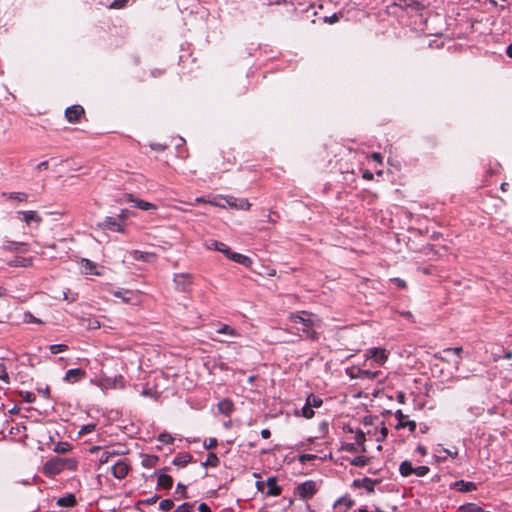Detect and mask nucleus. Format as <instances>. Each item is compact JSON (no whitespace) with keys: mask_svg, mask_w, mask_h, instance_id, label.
Instances as JSON below:
<instances>
[{"mask_svg":"<svg viewBox=\"0 0 512 512\" xmlns=\"http://www.w3.org/2000/svg\"><path fill=\"white\" fill-rule=\"evenodd\" d=\"M289 320L293 323H301L303 327L299 330L305 333L309 339H318V333L312 330V327L318 326L320 320L315 318L313 314L306 311L291 313L289 315Z\"/></svg>","mask_w":512,"mask_h":512,"instance_id":"1","label":"nucleus"},{"mask_svg":"<svg viewBox=\"0 0 512 512\" xmlns=\"http://www.w3.org/2000/svg\"><path fill=\"white\" fill-rule=\"evenodd\" d=\"M68 463L69 461L66 459L54 457L45 463L44 473L48 476L57 475L66 468Z\"/></svg>","mask_w":512,"mask_h":512,"instance_id":"2","label":"nucleus"},{"mask_svg":"<svg viewBox=\"0 0 512 512\" xmlns=\"http://www.w3.org/2000/svg\"><path fill=\"white\" fill-rule=\"evenodd\" d=\"M174 284L177 290L187 292L190 290L193 283L191 274L178 273L174 275Z\"/></svg>","mask_w":512,"mask_h":512,"instance_id":"3","label":"nucleus"},{"mask_svg":"<svg viewBox=\"0 0 512 512\" xmlns=\"http://www.w3.org/2000/svg\"><path fill=\"white\" fill-rule=\"evenodd\" d=\"M364 356L366 359H373L374 362L379 365H383L388 359V354L383 348H369L366 350Z\"/></svg>","mask_w":512,"mask_h":512,"instance_id":"4","label":"nucleus"},{"mask_svg":"<svg viewBox=\"0 0 512 512\" xmlns=\"http://www.w3.org/2000/svg\"><path fill=\"white\" fill-rule=\"evenodd\" d=\"M221 200L225 201L226 205L233 209L249 210L251 207L249 201L244 198L223 197Z\"/></svg>","mask_w":512,"mask_h":512,"instance_id":"5","label":"nucleus"},{"mask_svg":"<svg viewBox=\"0 0 512 512\" xmlns=\"http://www.w3.org/2000/svg\"><path fill=\"white\" fill-rule=\"evenodd\" d=\"M130 471V465L125 460H119L112 468V475L117 479H124Z\"/></svg>","mask_w":512,"mask_h":512,"instance_id":"6","label":"nucleus"},{"mask_svg":"<svg viewBox=\"0 0 512 512\" xmlns=\"http://www.w3.org/2000/svg\"><path fill=\"white\" fill-rule=\"evenodd\" d=\"M99 227L103 230H111L114 232L124 231L122 222L113 217H106L101 223H99Z\"/></svg>","mask_w":512,"mask_h":512,"instance_id":"7","label":"nucleus"},{"mask_svg":"<svg viewBox=\"0 0 512 512\" xmlns=\"http://www.w3.org/2000/svg\"><path fill=\"white\" fill-rule=\"evenodd\" d=\"M316 492L315 482L306 481L297 486V493L302 499L311 498Z\"/></svg>","mask_w":512,"mask_h":512,"instance_id":"8","label":"nucleus"},{"mask_svg":"<svg viewBox=\"0 0 512 512\" xmlns=\"http://www.w3.org/2000/svg\"><path fill=\"white\" fill-rule=\"evenodd\" d=\"M378 480H373L371 478L365 477L362 479H356L353 481V486L356 488H364L368 493L374 492V487L378 484Z\"/></svg>","mask_w":512,"mask_h":512,"instance_id":"9","label":"nucleus"},{"mask_svg":"<svg viewBox=\"0 0 512 512\" xmlns=\"http://www.w3.org/2000/svg\"><path fill=\"white\" fill-rule=\"evenodd\" d=\"M82 114H84V109L80 105L68 107L65 111V116L69 122L78 121Z\"/></svg>","mask_w":512,"mask_h":512,"instance_id":"10","label":"nucleus"},{"mask_svg":"<svg viewBox=\"0 0 512 512\" xmlns=\"http://www.w3.org/2000/svg\"><path fill=\"white\" fill-rule=\"evenodd\" d=\"M395 417L398 420V424L396 425L397 429L408 427L410 431H414L416 429L415 421H406V416L403 414L401 410H397L395 412Z\"/></svg>","mask_w":512,"mask_h":512,"instance_id":"11","label":"nucleus"},{"mask_svg":"<svg viewBox=\"0 0 512 512\" xmlns=\"http://www.w3.org/2000/svg\"><path fill=\"white\" fill-rule=\"evenodd\" d=\"M206 247L208 249L217 250V251L223 253L227 258L231 252V249L226 244L216 241V240H210V241L206 242Z\"/></svg>","mask_w":512,"mask_h":512,"instance_id":"12","label":"nucleus"},{"mask_svg":"<svg viewBox=\"0 0 512 512\" xmlns=\"http://www.w3.org/2000/svg\"><path fill=\"white\" fill-rule=\"evenodd\" d=\"M134 260H141L144 262H153L156 259V254L153 252H143L139 250H133L130 252Z\"/></svg>","mask_w":512,"mask_h":512,"instance_id":"13","label":"nucleus"},{"mask_svg":"<svg viewBox=\"0 0 512 512\" xmlns=\"http://www.w3.org/2000/svg\"><path fill=\"white\" fill-rule=\"evenodd\" d=\"M85 371L82 369H69L64 377V380L67 382H77L85 377Z\"/></svg>","mask_w":512,"mask_h":512,"instance_id":"14","label":"nucleus"},{"mask_svg":"<svg viewBox=\"0 0 512 512\" xmlns=\"http://www.w3.org/2000/svg\"><path fill=\"white\" fill-rule=\"evenodd\" d=\"M228 259H230L238 264H241L245 267H250L252 265L251 258L246 255L240 254V253L231 251L230 254L228 255Z\"/></svg>","mask_w":512,"mask_h":512,"instance_id":"15","label":"nucleus"},{"mask_svg":"<svg viewBox=\"0 0 512 512\" xmlns=\"http://www.w3.org/2000/svg\"><path fill=\"white\" fill-rule=\"evenodd\" d=\"M127 200L133 202L135 206L141 210H155L157 208L156 205L153 203L140 199H135L132 194L127 195Z\"/></svg>","mask_w":512,"mask_h":512,"instance_id":"16","label":"nucleus"},{"mask_svg":"<svg viewBox=\"0 0 512 512\" xmlns=\"http://www.w3.org/2000/svg\"><path fill=\"white\" fill-rule=\"evenodd\" d=\"M126 453V451L124 449H111V450H105L100 459H99V463L100 464H105L109 461V459L111 457H114V456H119V455H124Z\"/></svg>","mask_w":512,"mask_h":512,"instance_id":"17","label":"nucleus"},{"mask_svg":"<svg viewBox=\"0 0 512 512\" xmlns=\"http://www.w3.org/2000/svg\"><path fill=\"white\" fill-rule=\"evenodd\" d=\"M268 486L267 495L270 496H278L281 494V487L277 485V481L275 477H269L266 482Z\"/></svg>","mask_w":512,"mask_h":512,"instance_id":"18","label":"nucleus"},{"mask_svg":"<svg viewBox=\"0 0 512 512\" xmlns=\"http://www.w3.org/2000/svg\"><path fill=\"white\" fill-rule=\"evenodd\" d=\"M454 486L461 492H472L477 488L475 483L466 482L464 480L456 481Z\"/></svg>","mask_w":512,"mask_h":512,"instance_id":"19","label":"nucleus"},{"mask_svg":"<svg viewBox=\"0 0 512 512\" xmlns=\"http://www.w3.org/2000/svg\"><path fill=\"white\" fill-rule=\"evenodd\" d=\"M11 267H30L32 266L31 258L16 257L15 259L8 262Z\"/></svg>","mask_w":512,"mask_h":512,"instance_id":"20","label":"nucleus"},{"mask_svg":"<svg viewBox=\"0 0 512 512\" xmlns=\"http://www.w3.org/2000/svg\"><path fill=\"white\" fill-rule=\"evenodd\" d=\"M233 409L234 405L229 399H223L218 403V410L224 415H229Z\"/></svg>","mask_w":512,"mask_h":512,"instance_id":"21","label":"nucleus"},{"mask_svg":"<svg viewBox=\"0 0 512 512\" xmlns=\"http://www.w3.org/2000/svg\"><path fill=\"white\" fill-rule=\"evenodd\" d=\"M57 504L62 507H73L76 504V498L73 494H68L58 498Z\"/></svg>","mask_w":512,"mask_h":512,"instance_id":"22","label":"nucleus"},{"mask_svg":"<svg viewBox=\"0 0 512 512\" xmlns=\"http://www.w3.org/2000/svg\"><path fill=\"white\" fill-rule=\"evenodd\" d=\"M114 296L121 298L123 302L130 303L135 297V293L129 290H118L114 292Z\"/></svg>","mask_w":512,"mask_h":512,"instance_id":"23","label":"nucleus"},{"mask_svg":"<svg viewBox=\"0 0 512 512\" xmlns=\"http://www.w3.org/2000/svg\"><path fill=\"white\" fill-rule=\"evenodd\" d=\"M157 484L164 489H170L173 485V479L167 474H160L157 479Z\"/></svg>","mask_w":512,"mask_h":512,"instance_id":"24","label":"nucleus"},{"mask_svg":"<svg viewBox=\"0 0 512 512\" xmlns=\"http://www.w3.org/2000/svg\"><path fill=\"white\" fill-rule=\"evenodd\" d=\"M81 326L85 327L88 330H95L100 328V322L94 318H82Z\"/></svg>","mask_w":512,"mask_h":512,"instance_id":"25","label":"nucleus"},{"mask_svg":"<svg viewBox=\"0 0 512 512\" xmlns=\"http://www.w3.org/2000/svg\"><path fill=\"white\" fill-rule=\"evenodd\" d=\"M23 215V220L28 224L31 221L40 223L42 221L41 217L37 214L36 211H23L21 212Z\"/></svg>","mask_w":512,"mask_h":512,"instance_id":"26","label":"nucleus"},{"mask_svg":"<svg viewBox=\"0 0 512 512\" xmlns=\"http://www.w3.org/2000/svg\"><path fill=\"white\" fill-rule=\"evenodd\" d=\"M400 474L404 477H408L413 474L414 468L409 461H403L399 467Z\"/></svg>","mask_w":512,"mask_h":512,"instance_id":"27","label":"nucleus"},{"mask_svg":"<svg viewBox=\"0 0 512 512\" xmlns=\"http://www.w3.org/2000/svg\"><path fill=\"white\" fill-rule=\"evenodd\" d=\"M159 458L155 455H144L142 465L146 468H153L157 465Z\"/></svg>","mask_w":512,"mask_h":512,"instance_id":"28","label":"nucleus"},{"mask_svg":"<svg viewBox=\"0 0 512 512\" xmlns=\"http://www.w3.org/2000/svg\"><path fill=\"white\" fill-rule=\"evenodd\" d=\"M191 460H192V456L190 454H183V455L176 456L173 459V464L176 466L184 467L189 462H191Z\"/></svg>","mask_w":512,"mask_h":512,"instance_id":"29","label":"nucleus"},{"mask_svg":"<svg viewBox=\"0 0 512 512\" xmlns=\"http://www.w3.org/2000/svg\"><path fill=\"white\" fill-rule=\"evenodd\" d=\"M220 461L218 456L215 453H209L207 455L206 461L203 463V466L205 467H217L219 465Z\"/></svg>","mask_w":512,"mask_h":512,"instance_id":"30","label":"nucleus"},{"mask_svg":"<svg viewBox=\"0 0 512 512\" xmlns=\"http://www.w3.org/2000/svg\"><path fill=\"white\" fill-rule=\"evenodd\" d=\"M405 8H411L412 10L419 11L424 8V5L417 0H403Z\"/></svg>","mask_w":512,"mask_h":512,"instance_id":"31","label":"nucleus"},{"mask_svg":"<svg viewBox=\"0 0 512 512\" xmlns=\"http://www.w3.org/2000/svg\"><path fill=\"white\" fill-rule=\"evenodd\" d=\"M365 434L361 430H357L355 433V443L359 446H361V452H366V448L364 446L365 442Z\"/></svg>","mask_w":512,"mask_h":512,"instance_id":"32","label":"nucleus"},{"mask_svg":"<svg viewBox=\"0 0 512 512\" xmlns=\"http://www.w3.org/2000/svg\"><path fill=\"white\" fill-rule=\"evenodd\" d=\"M306 403L312 408H318L322 405L323 401L321 398L311 394L307 397Z\"/></svg>","mask_w":512,"mask_h":512,"instance_id":"33","label":"nucleus"},{"mask_svg":"<svg viewBox=\"0 0 512 512\" xmlns=\"http://www.w3.org/2000/svg\"><path fill=\"white\" fill-rule=\"evenodd\" d=\"M368 461V458L364 456H356L350 460V464L356 467H363L367 465Z\"/></svg>","mask_w":512,"mask_h":512,"instance_id":"34","label":"nucleus"},{"mask_svg":"<svg viewBox=\"0 0 512 512\" xmlns=\"http://www.w3.org/2000/svg\"><path fill=\"white\" fill-rule=\"evenodd\" d=\"M380 371L360 370L359 376L366 379H375L380 375Z\"/></svg>","mask_w":512,"mask_h":512,"instance_id":"35","label":"nucleus"},{"mask_svg":"<svg viewBox=\"0 0 512 512\" xmlns=\"http://www.w3.org/2000/svg\"><path fill=\"white\" fill-rule=\"evenodd\" d=\"M217 332L220 333V334H227L229 336H237L238 335L237 331L234 328H232V327H230L229 325H226V324L222 325L217 330Z\"/></svg>","mask_w":512,"mask_h":512,"instance_id":"36","label":"nucleus"},{"mask_svg":"<svg viewBox=\"0 0 512 512\" xmlns=\"http://www.w3.org/2000/svg\"><path fill=\"white\" fill-rule=\"evenodd\" d=\"M23 321L24 323H35V324H41V319L35 317L31 312H25L23 315Z\"/></svg>","mask_w":512,"mask_h":512,"instance_id":"37","label":"nucleus"},{"mask_svg":"<svg viewBox=\"0 0 512 512\" xmlns=\"http://www.w3.org/2000/svg\"><path fill=\"white\" fill-rule=\"evenodd\" d=\"M68 349V346L65 344H53L49 346V350L52 354H58L64 352Z\"/></svg>","mask_w":512,"mask_h":512,"instance_id":"38","label":"nucleus"},{"mask_svg":"<svg viewBox=\"0 0 512 512\" xmlns=\"http://www.w3.org/2000/svg\"><path fill=\"white\" fill-rule=\"evenodd\" d=\"M174 502L171 499H164L160 502L159 508L162 511H169L173 508Z\"/></svg>","mask_w":512,"mask_h":512,"instance_id":"39","label":"nucleus"},{"mask_svg":"<svg viewBox=\"0 0 512 512\" xmlns=\"http://www.w3.org/2000/svg\"><path fill=\"white\" fill-rule=\"evenodd\" d=\"M9 198L24 202L27 201L28 195L24 192H12L9 194Z\"/></svg>","mask_w":512,"mask_h":512,"instance_id":"40","label":"nucleus"},{"mask_svg":"<svg viewBox=\"0 0 512 512\" xmlns=\"http://www.w3.org/2000/svg\"><path fill=\"white\" fill-rule=\"evenodd\" d=\"M83 267L85 269V272L87 274H98L97 272H94V269H95V264L92 263L91 261L87 260V259H84L83 260Z\"/></svg>","mask_w":512,"mask_h":512,"instance_id":"41","label":"nucleus"},{"mask_svg":"<svg viewBox=\"0 0 512 512\" xmlns=\"http://www.w3.org/2000/svg\"><path fill=\"white\" fill-rule=\"evenodd\" d=\"M193 508V503H183L179 505L173 512H191Z\"/></svg>","mask_w":512,"mask_h":512,"instance_id":"42","label":"nucleus"},{"mask_svg":"<svg viewBox=\"0 0 512 512\" xmlns=\"http://www.w3.org/2000/svg\"><path fill=\"white\" fill-rule=\"evenodd\" d=\"M128 0H114L110 5V9H122L126 6Z\"/></svg>","mask_w":512,"mask_h":512,"instance_id":"43","label":"nucleus"},{"mask_svg":"<svg viewBox=\"0 0 512 512\" xmlns=\"http://www.w3.org/2000/svg\"><path fill=\"white\" fill-rule=\"evenodd\" d=\"M429 472V467L427 466H419L414 468L413 474H416L418 477H423Z\"/></svg>","mask_w":512,"mask_h":512,"instance_id":"44","label":"nucleus"},{"mask_svg":"<svg viewBox=\"0 0 512 512\" xmlns=\"http://www.w3.org/2000/svg\"><path fill=\"white\" fill-rule=\"evenodd\" d=\"M0 379L9 383V374L6 366L3 363H0Z\"/></svg>","mask_w":512,"mask_h":512,"instance_id":"45","label":"nucleus"},{"mask_svg":"<svg viewBox=\"0 0 512 512\" xmlns=\"http://www.w3.org/2000/svg\"><path fill=\"white\" fill-rule=\"evenodd\" d=\"M302 415L307 419L312 418L314 416L313 408L306 403L305 406L302 408Z\"/></svg>","mask_w":512,"mask_h":512,"instance_id":"46","label":"nucleus"},{"mask_svg":"<svg viewBox=\"0 0 512 512\" xmlns=\"http://www.w3.org/2000/svg\"><path fill=\"white\" fill-rule=\"evenodd\" d=\"M158 440L164 444H170L173 442L174 438L168 433H161L158 436Z\"/></svg>","mask_w":512,"mask_h":512,"instance_id":"47","label":"nucleus"},{"mask_svg":"<svg viewBox=\"0 0 512 512\" xmlns=\"http://www.w3.org/2000/svg\"><path fill=\"white\" fill-rule=\"evenodd\" d=\"M21 396H22L23 400L27 403H33L36 399L34 393L29 392V391L21 392Z\"/></svg>","mask_w":512,"mask_h":512,"instance_id":"48","label":"nucleus"},{"mask_svg":"<svg viewBox=\"0 0 512 512\" xmlns=\"http://www.w3.org/2000/svg\"><path fill=\"white\" fill-rule=\"evenodd\" d=\"M176 492L180 493L182 498H184V499L188 498L186 486L183 485L182 483H178Z\"/></svg>","mask_w":512,"mask_h":512,"instance_id":"49","label":"nucleus"},{"mask_svg":"<svg viewBox=\"0 0 512 512\" xmlns=\"http://www.w3.org/2000/svg\"><path fill=\"white\" fill-rule=\"evenodd\" d=\"M95 425L94 424H87V425H84L81 427L80 431H79V434H88L92 431L95 430Z\"/></svg>","mask_w":512,"mask_h":512,"instance_id":"50","label":"nucleus"},{"mask_svg":"<svg viewBox=\"0 0 512 512\" xmlns=\"http://www.w3.org/2000/svg\"><path fill=\"white\" fill-rule=\"evenodd\" d=\"M204 446L206 449H213L217 446V439L216 438H210L208 442L204 443Z\"/></svg>","mask_w":512,"mask_h":512,"instance_id":"51","label":"nucleus"},{"mask_svg":"<svg viewBox=\"0 0 512 512\" xmlns=\"http://www.w3.org/2000/svg\"><path fill=\"white\" fill-rule=\"evenodd\" d=\"M316 456L315 455H312V454H303L299 457V461L301 463H306L307 461H310V460H313L315 459Z\"/></svg>","mask_w":512,"mask_h":512,"instance_id":"52","label":"nucleus"},{"mask_svg":"<svg viewBox=\"0 0 512 512\" xmlns=\"http://www.w3.org/2000/svg\"><path fill=\"white\" fill-rule=\"evenodd\" d=\"M56 451L57 452H62V453H66L69 451V444L65 443V444H58L57 447H56Z\"/></svg>","mask_w":512,"mask_h":512,"instance_id":"53","label":"nucleus"},{"mask_svg":"<svg viewBox=\"0 0 512 512\" xmlns=\"http://www.w3.org/2000/svg\"><path fill=\"white\" fill-rule=\"evenodd\" d=\"M356 443H348L345 445L344 449L349 451V452H357L358 449L356 447Z\"/></svg>","mask_w":512,"mask_h":512,"instance_id":"54","label":"nucleus"},{"mask_svg":"<svg viewBox=\"0 0 512 512\" xmlns=\"http://www.w3.org/2000/svg\"><path fill=\"white\" fill-rule=\"evenodd\" d=\"M392 281L395 282V284L399 287V288H406V282L403 280V279H400V278H394L392 279Z\"/></svg>","mask_w":512,"mask_h":512,"instance_id":"55","label":"nucleus"},{"mask_svg":"<svg viewBox=\"0 0 512 512\" xmlns=\"http://www.w3.org/2000/svg\"><path fill=\"white\" fill-rule=\"evenodd\" d=\"M158 499H159V496L158 495H154L151 498H148V499L144 500L143 503L146 504V505H151V504L156 503V501Z\"/></svg>","mask_w":512,"mask_h":512,"instance_id":"56","label":"nucleus"},{"mask_svg":"<svg viewBox=\"0 0 512 512\" xmlns=\"http://www.w3.org/2000/svg\"><path fill=\"white\" fill-rule=\"evenodd\" d=\"M48 165H49L48 161H42V162H40V163L36 166V169H37L38 171L46 170V169L48 168Z\"/></svg>","mask_w":512,"mask_h":512,"instance_id":"57","label":"nucleus"},{"mask_svg":"<svg viewBox=\"0 0 512 512\" xmlns=\"http://www.w3.org/2000/svg\"><path fill=\"white\" fill-rule=\"evenodd\" d=\"M199 512H212L206 503H201L198 507Z\"/></svg>","mask_w":512,"mask_h":512,"instance_id":"58","label":"nucleus"},{"mask_svg":"<svg viewBox=\"0 0 512 512\" xmlns=\"http://www.w3.org/2000/svg\"><path fill=\"white\" fill-rule=\"evenodd\" d=\"M371 158H372L373 160H375V161L379 162V163H382V159H383V157H382V155H381L380 153H378V152H374V153H372V154H371Z\"/></svg>","mask_w":512,"mask_h":512,"instance_id":"59","label":"nucleus"},{"mask_svg":"<svg viewBox=\"0 0 512 512\" xmlns=\"http://www.w3.org/2000/svg\"><path fill=\"white\" fill-rule=\"evenodd\" d=\"M443 451H444L448 456H450V457H452V458H456V457H457V455H458V452H457V450H456V449H454V450L443 449Z\"/></svg>","mask_w":512,"mask_h":512,"instance_id":"60","label":"nucleus"},{"mask_svg":"<svg viewBox=\"0 0 512 512\" xmlns=\"http://www.w3.org/2000/svg\"><path fill=\"white\" fill-rule=\"evenodd\" d=\"M445 352H453L457 355H460V353L462 352V347L448 348L445 350Z\"/></svg>","mask_w":512,"mask_h":512,"instance_id":"61","label":"nucleus"},{"mask_svg":"<svg viewBox=\"0 0 512 512\" xmlns=\"http://www.w3.org/2000/svg\"><path fill=\"white\" fill-rule=\"evenodd\" d=\"M128 213L129 211L128 210H122L121 213L119 214L118 216V220L121 222V221H124L127 217H128Z\"/></svg>","mask_w":512,"mask_h":512,"instance_id":"62","label":"nucleus"},{"mask_svg":"<svg viewBox=\"0 0 512 512\" xmlns=\"http://www.w3.org/2000/svg\"><path fill=\"white\" fill-rule=\"evenodd\" d=\"M266 485L267 484L265 482H263V481H257L256 482V487L261 492H264V488H265Z\"/></svg>","mask_w":512,"mask_h":512,"instance_id":"63","label":"nucleus"},{"mask_svg":"<svg viewBox=\"0 0 512 512\" xmlns=\"http://www.w3.org/2000/svg\"><path fill=\"white\" fill-rule=\"evenodd\" d=\"M271 435V432L269 429H263L261 431V436L264 438V439H268Z\"/></svg>","mask_w":512,"mask_h":512,"instance_id":"64","label":"nucleus"}]
</instances>
